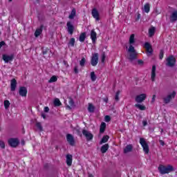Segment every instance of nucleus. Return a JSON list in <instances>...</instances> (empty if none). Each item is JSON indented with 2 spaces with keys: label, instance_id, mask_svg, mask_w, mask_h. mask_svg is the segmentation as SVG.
<instances>
[{
  "label": "nucleus",
  "instance_id": "obj_1",
  "mask_svg": "<svg viewBox=\"0 0 177 177\" xmlns=\"http://www.w3.org/2000/svg\"><path fill=\"white\" fill-rule=\"evenodd\" d=\"M158 169L161 175H165V174H169L170 172L174 171V167L171 165H168L167 166L160 165Z\"/></svg>",
  "mask_w": 177,
  "mask_h": 177
},
{
  "label": "nucleus",
  "instance_id": "obj_2",
  "mask_svg": "<svg viewBox=\"0 0 177 177\" xmlns=\"http://www.w3.org/2000/svg\"><path fill=\"white\" fill-rule=\"evenodd\" d=\"M127 52L129 53L127 58L129 62H133V60L138 59V53H136V50H135V47H133V46L130 45Z\"/></svg>",
  "mask_w": 177,
  "mask_h": 177
},
{
  "label": "nucleus",
  "instance_id": "obj_3",
  "mask_svg": "<svg viewBox=\"0 0 177 177\" xmlns=\"http://www.w3.org/2000/svg\"><path fill=\"white\" fill-rule=\"evenodd\" d=\"M167 63L166 66L168 67H174L175 64H176V58L174 57V55H169L167 59H166Z\"/></svg>",
  "mask_w": 177,
  "mask_h": 177
},
{
  "label": "nucleus",
  "instance_id": "obj_4",
  "mask_svg": "<svg viewBox=\"0 0 177 177\" xmlns=\"http://www.w3.org/2000/svg\"><path fill=\"white\" fill-rule=\"evenodd\" d=\"M140 144L143 148V151L145 153V154H149V151H150V149L149 148V145L146 142V140L145 138H141L140 139Z\"/></svg>",
  "mask_w": 177,
  "mask_h": 177
},
{
  "label": "nucleus",
  "instance_id": "obj_5",
  "mask_svg": "<svg viewBox=\"0 0 177 177\" xmlns=\"http://www.w3.org/2000/svg\"><path fill=\"white\" fill-rule=\"evenodd\" d=\"M91 66L93 67H96L97 66V63H99V54L95 53L93 54V56L91 57Z\"/></svg>",
  "mask_w": 177,
  "mask_h": 177
},
{
  "label": "nucleus",
  "instance_id": "obj_6",
  "mask_svg": "<svg viewBox=\"0 0 177 177\" xmlns=\"http://www.w3.org/2000/svg\"><path fill=\"white\" fill-rule=\"evenodd\" d=\"M175 96H176V92L173 91L171 93L167 95V97L163 98L164 103H165V104H168L172 99H175Z\"/></svg>",
  "mask_w": 177,
  "mask_h": 177
},
{
  "label": "nucleus",
  "instance_id": "obj_7",
  "mask_svg": "<svg viewBox=\"0 0 177 177\" xmlns=\"http://www.w3.org/2000/svg\"><path fill=\"white\" fill-rule=\"evenodd\" d=\"M19 143H20V141H19V139L17 138H10L8 140V145L11 147H16L17 146H19Z\"/></svg>",
  "mask_w": 177,
  "mask_h": 177
},
{
  "label": "nucleus",
  "instance_id": "obj_8",
  "mask_svg": "<svg viewBox=\"0 0 177 177\" xmlns=\"http://www.w3.org/2000/svg\"><path fill=\"white\" fill-rule=\"evenodd\" d=\"M147 97V95L145 93H142L141 95H138L136 97V102L137 103H142L146 100V98Z\"/></svg>",
  "mask_w": 177,
  "mask_h": 177
},
{
  "label": "nucleus",
  "instance_id": "obj_9",
  "mask_svg": "<svg viewBox=\"0 0 177 177\" xmlns=\"http://www.w3.org/2000/svg\"><path fill=\"white\" fill-rule=\"evenodd\" d=\"M82 133H83L84 136H85V138L88 142H89V140H92L93 139V135L91 132L84 129L82 131Z\"/></svg>",
  "mask_w": 177,
  "mask_h": 177
},
{
  "label": "nucleus",
  "instance_id": "obj_10",
  "mask_svg": "<svg viewBox=\"0 0 177 177\" xmlns=\"http://www.w3.org/2000/svg\"><path fill=\"white\" fill-rule=\"evenodd\" d=\"M66 27H67V31L68 34H70L71 35H73V34L74 33L75 28H74V25H73L71 21H68L66 23Z\"/></svg>",
  "mask_w": 177,
  "mask_h": 177
},
{
  "label": "nucleus",
  "instance_id": "obj_11",
  "mask_svg": "<svg viewBox=\"0 0 177 177\" xmlns=\"http://www.w3.org/2000/svg\"><path fill=\"white\" fill-rule=\"evenodd\" d=\"M66 140H67L68 143H69V145L71 146H75V140L74 139V136H73V135L67 134L66 135Z\"/></svg>",
  "mask_w": 177,
  "mask_h": 177
},
{
  "label": "nucleus",
  "instance_id": "obj_12",
  "mask_svg": "<svg viewBox=\"0 0 177 177\" xmlns=\"http://www.w3.org/2000/svg\"><path fill=\"white\" fill-rule=\"evenodd\" d=\"M19 96H22V97H26V96H27V88L24 86L19 87Z\"/></svg>",
  "mask_w": 177,
  "mask_h": 177
},
{
  "label": "nucleus",
  "instance_id": "obj_13",
  "mask_svg": "<svg viewBox=\"0 0 177 177\" xmlns=\"http://www.w3.org/2000/svg\"><path fill=\"white\" fill-rule=\"evenodd\" d=\"M14 55H3V60L5 63H9V62H12L14 59Z\"/></svg>",
  "mask_w": 177,
  "mask_h": 177
},
{
  "label": "nucleus",
  "instance_id": "obj_14",
  "mask_svg": "<svg viewBox=\"0 0 177 177\" xmlns=\"http://www.w3.org/2000/svg\"><path fill=\"white\" fill-rule=\"evenodd\" d=\"M91 15H92L93 17H94V19H95V20H97V21L100 20L99 12L97 11V10H96V8H93L92 10Z\"/></svg>",
  "mask_w": 177,
  "mask_h": 177
},
{
  "label": "nucleus",
  "instance_id": "obj_15",
  "mask_svg": "<svg viewBox=\"0 0 177 177\" xmlns=\"http://www.w3.org/2000/svg\"><path fill=\"white\" fill-rule=\"evenodd\" d=\"M169 20L171 23H176V21H177V10H175L173 12H171L169 17Z\"/></svg>",
  "mask_w": 177,
  "mask_h": 177
},
{
  "label": "nucleus",
  "instance_id": "obj_16",
  "mask_svg": "<svg viewBox=\"0 0 177 177\" xmlns=\"http://www.w3.org/2000/svg\"><path fill=\"white\" fill-rule=\"evenodd\" d=\"M97 34L95 31V29H93L91 32V38L93 44H95V42H96V40L97 39Z\"/></svg>",
  "mask_w": 177,
  "mask_h": 177
},
{
  "label": "nucleus",
  "instance_id": "obj_17",
  "mask_svg": "<svg viewBox=\"0 0 177 177\" xmlns=\"http://www.w3.org/2000/svg\"><path fill=\"white\" fill-rule=\"evenodd\" d=\"M66 165H68V167H71V165H73V155H66Z\"/></svg>",
  "mask_w": 177,
  "mask_h": 177
},
{
  "label": "nucleus",
  "instance_id": "obj_18",
  "mask_svg": "<svg viewBox=\"0 0 177 177\" xmlns=\"http://www.w3.org/2000/svg\"><path fill=\"white\" fill-rule=\"evenodd\" d=\"M16 86H17V81H16V79H12L11 80V84H10V88L12 92H15L16 91Z\"/></svg>",
  "mask_w": 177,
  "mask_h": 177
},
{
  "label": "nucleus",
  "instance_id": "obj_19",
  "mask_svg": "<svg viewBox=\"0 0 177 177\" xmlns=\"http://www.w3.org/2000/svg\"><path fill=\"white\" fill-rule=\"evenodd\" d=\"M145 48L147 52H148V53H153V48L151 47V45L149 44V42L145 43Z\"/></svg>",
  "mask_w": 177,
  "mask_h": 177
},
{
  "label": "nucleus",
  "instance_id": "obj_20",
  "mask_svg": "<svg viewBox=\"0 0 177 177\" xmlns=\"http://www.w3.org/2000/svg\"><path fill=\"white\" fill-rule=\"evenodd\" d=\"M151 80L153 82L156 81V65L152 66Z\"/></svg>",
  "mask_w": 177,
  "mask_h": 177
},
{
  "label": "nucleus",
  "instance_id": "obj_21",
  "mask_svg": "<svg viewBox=\"0 0 177 177\" xmlns=\"http://www.w3.org/2000/svg\"><path fill=\"white\" fill-rule=\"evenodd\" d=\"M133 149V147L132 146V145H128L125 147L123 151L124 154H127V153H131Z\"/></svg>",
  "mask_w": 177,
  "mask_h": 177
},
{
  "label": "nucleus",
  "instance_id": "obj_22",
  "mask_svg": "<svg viewBox=\"0 0 177 177\" xmlns=\"http://www.w3.org/2000/svg\"><path fill=\"white\" fill-rule=\"evenodd\" d=\"M43 28H44V25H41L39 28H37L35 32V37H38L40 34H42Z\"/></svg>",
  "mask_w": 177,
  "mask_h": 177
},
{
  "label": "nucleus",
  "instance_id": "obj_23",
  "mask_svg": "<svg viewBox=\"0 0 177 177\" xmlns=\"http://www.w3.org/2000/svg\"><path fill=\"white\" fill-rule=\"evenodd\" d=\"M86 38V32H82L80 35L79 41L80 42H84Z\"/></svg>",
  "mask_w": 177,
  "mask_h": 177
},
{
  "label": "nucleus",
  "instance_id": "obj_24",
  "mask_svg": "<svg viewBox=\"0 0 177 177\" xmlns=\"http://www.w3.org/2000/svg\"><path fill=\"white\" fill-rule=\"evenodd\" d=\"M107 150H109V144H105L102 146L101 152L102 153V154H104V153H106Z\"/></svg>",
  "mask_w": 177,
  "mask_h": 177
},
{
  "label": "nucleus",
  "instance_id": "obj_25",
  "mask_svg": "<svg viewBox=\"0 0 177 177\" xmlns=\"http://www.w3.org/2000/svg\"><path fill=\"white\" fill-rule=\"evenodd\" d=\"M76 13H77V10H75V8L72 9L71 12L68 18L71 20H73V19H74V17H75Z\"/></svg>",
  "mask_w": 177,
  "mask_h": 177
},
{
  "label": "nucleus",
  "instance_id": "obj_26",
  "mask_svg": "<svg viewBox=\"0 0 177 177\" xmlns=\"http://www.w3.org/2000/svg\"><path fill=\"white\" fill-rule=\"evenodd\" d=\"M110 137L109 136H104L102 137L101 141L100 142V145H103V143H106L109 141Z\"/></svg>",
  "mask_w": 177,
  "mask_h": 177
},
{
  "label": "nucleus",
  "instance_id": "obj_27",
  "mask_svg": "<svg viewBox=\"0 0 177 177\" xmlns=\"http://www.w3.org/2000/svg\"><path fill=\"white\" fill-rule=\"evenodd\" d=\"M135 107L139 109V110H141V111H145V110H146V106L140 104H136Z\"/></svg>",
  "mask_w": 177,
  "mask_h": 177
},
{
  "label": "nucleus",
  "instance_id": "obj_28",
  "mask_svg": "<svg viewBox=\"0 0 177 177\" xmlns=\"http://www.w3.org/2000/svg\"><path fill=\"white\" fill-rule=\"evenodd\" d=\"M144 10H145V13H149V12H150V3H147L144 6Z\"/></svg>",
  "mask_w": 177,
  "mask_h": 177
},
{
  "label": "nucleus",
  "instance_id": "obj_29",
  "mask_svg": "<svg viewBox=\"0 0 177 177\" xmlns=\"http://www.w3.org/2000/svg\"><path fill=\"white\" fill-rule=\"evenodd\" d=\"M106 129V123L102 122L100 125V133H103Z\"/></svg>",
  "mask_w": 177,
  "mask_h": 177
},
{
  "label": "nucleus",
  "instance_id": "obj_30",
  "mask_svg": "<svg viewBox=\"0 0 177 177\" xmlns=\"http://www.w3.org/2000/svg\"><path fill=\"white\" fill-rule=\"evenodd\" d=\"M156 32V28L152 27L149 30V37H153L154 33Z\"/></svg>",
  "mask_w": 177,
  "mask_h": 177
},
{
  "label": "nucleus",
  "instance_id": "obj_31",
  "mask_svg": "<svg viewBox=\"0 0 177 177\" xmlns=\"http://www.w3.org/2000/svg\"><path fill=\"white\" fill-rule=\"evenodd\" d=\"M129 44L130 45H132L133 44H135V34H131L129 37Z\"/></svg>",
  "mask_w": 177,
  "mask_h": 177
},
{
  "label": "nucleus",
  "instance_id": "obj_32",
  "mask_svg": "<svg viewBox=\"0 0 177 177\" xmlns=\"http://www.w3.org/2000/svg\"><path fill=\"white\" fill-rule=\"evenodd\" d=\"M88 110L89 113H93L95 111V106H93V104L89 103Z\"/></svg>",
  "mask_w": 177,
  "mask_h": 177
},
{
  "label": "nucleus",
  "instance_id": "obj_33",
  "mask_svg": "<svg viewBox=\"0 0 177 177\" xmlns=\"http://www.w3.org/2000/svg\"><path fill=\"white\" fill-rule=\"evenodd\" d=\"M54 105L56 106H62V102H60V100H59V98H56L54 100Z\"/></svg>",
  "mask_w": 177,
  "mask_h": 177
},
{
  "label": "nucleus",
  "instance_id": "obj_34",
  "mask_svg": "<svg viewBox=\"0 0 177 177\" xmlns=\"http://www.w3.org/2000/svg\"><path fill=\"white\" fill-rule=\"evenodd\" d=\"M57 81V77L56 75H53V77H50V79L48 80V82L52 83V82H56Z\"/></svg>",
  "mask_w": 177,
  "mask_h": 177
},
{
  "label": "nucleus",
  "instance_id": "obj_35",
  "mask_svg": "<svg viewBox=\"0 0 177 177\" xmlns=\"http://www.w3.org/2000/svg\"><path fill=\"white\" fill-rule=\"evenodd\" d=\"M75 44V39L74 37H73L70 39L68 46H74Z\"/></svg>",
  "mask_w": 177,
  "mask_h": 177
},
{
  "label": "nucleus",
  "instance_id": "obj_36",
  "mask_svg": "<svg viewBox=\"0 0 177 177\" xmlns=\"http://www.w3.org/2000/svg\"><path fill=\"white\" fill-rule=\"evenodd\" d=\"M91 78L93 82H95V81H96V75L95 74V72L91 73Z\"/></svg>",
  "mask_w": 177,
  "mask_h": 177
},
{
  "label": "nucleus",
  "instance_id": "obj_37",
  "mask_svg": "<svg viewBox=\"0 0 177 177\" xmlns=\"http://www.w3.org/2000/svg\"><path fill=\"white\" fill-rule=\"evenodd\" d=\"M36 127L39 129V131H44V128L42 127V124H41V122H37Z\"/></svg>",
  "mask_w": 177,
  "mask_h": 177
},
{
  "label": "nucleus",
  "instance_id": "obj_38",
  "mask_svg": "<svg viewBox=\"0 0 177 177\" xmlns=\"http://www.w3.org/2000/svg\"><path fill=\"white\" fill-rule=\"evenodd\" d=\"M10 106V102H9V100H5L4 101V107L6 110H8V109H9V106Z\"/></svg>",
  "mask_w": 177,
  "mask_h": 177
},
{
  "label": "nucleus",
  "instance_id": "obj_39",
  "mask_svg": "<svg viewBox=\"0 0 177 177\" xmlns=\"http://www.w3.org/2000/svg\"><path fill=\"white\" fill-rule=\"evenodd\" d=\"M86 62V59H85V58L83 57L80 62V65L81 66V67H84V66H85Z\"/></svg>",
  "mask_w": 177,
  "mask_h": 177
},
{
  "label": "nucleus",
  "instance_id": "obj_40",
  "mask_svg": "<svg viewBox=\"0 0 177 177\" xmlns=\"http://www.w3.org/2000/svg\"><path fill=\"white\" fill-rule=\"evenodd\" d=\"M115 100H116V102H118L120 100V91H118L116 92V94L115 95Z\"/></svg>",
  "mask_w": 177,
  "mask_h": 177
},
{
  "label": "nucleus",
  "instance_id": "obj_41",
  "mask_svg": "<svg viewBox=\"0 0 177 177\" xmlns=\"http://www.w3.org/2000/svg\"><path fill=\"white\" fill-rule=\"evenodd\" d=\"M68 103H69V105L71 106V107H73L75 103H74V100H73V98H71V97L68 98Z\"/></svg>",
  "mask_w": 177,
  "mask_h": 177
},
{
  "label": "nucleus",
  "instance_id": "obj_42",
  "mask_svg": "<svg viewBox=\"0 0 177 177\" xmlns=\"http://www.w3.org/2000/svg\"><path fill=\"white\" fill-rule=\"evenodd\" d=\"M163 57H164V50H160L159 53V59L160 60H162Z\"/></svg>",
  "mask_w": 177,
  "mask_h": 177
},
{
  "label": "nucleus",
  "instance_id": "obj_43",
  "mask_svg": "<svg viewBox=\"0 0 177 177\" xmlns=\"http://www.w3.org/2000/svg\"><path fill=\"white\" fill-rule=\"evenodd\" d=\"M105 60H106V53H102V59H101L102 63H104V62Z\"/></svg>",
  "mask_w": 177,
  "mask_h": 177
},
{
  "label": "nucleus",
  "instance_id": "obj_44",
  "mask_svg": "<svg viewBox=\"0 0 177 177\" xmlns=\"http://www.w3.org/2000/svg\"><path fill=\"white\" fill-rule=\"evenodd\" d=\"M104 120L106 122H110V121H111V118H110L109 115H106Z\"/></svg>",
  "mask_w": 177,
  "mask_h": 177
},
{
  "label": "nucleus",
  "instance_id": "obj_45",
  "mask_svg": "<svg viewBox=\"0 0 177 177\" xmlns=\"http://www.w3.org/2000/svg\"><path fill=\"white\" fill-rule=\"evenodd\" d=\"M0 147L5 149V142H3V141H0Z\"/></svg>",
  "mask_w": 177,
  "mask_h": 177
},
{
  "label": "nucleus",
  "instance_id": "obj_46",
  "mask_svg": "<svg viewBox=\"0 0 177 177\" xmlns=\"http://www.w3.org/2000/svg\"><path fill=\"white\" fill-rule=\"evenodd\" d=\"M138 64H140V66H143L144 62L142 59H138Z\"/></svg>",
  "mask_w": 177,
  "mask_h": 177
},
{
  "label": "nucleus",
  "instance_id": "obj_47",
  "mask_svg": "<svg viewBox=\"0 0 177 177\" xmlns=\"http://www.w3.org/2000/svg\"><path fill=\"white\" fill-rule=\"evenodd\" d=\"M74 72H75V74H78V66H75Z\"/></svg>",
  "mask_w": 177,
  "mask_h": 177
},
{
  "label": "nucleus",
  "instance_id": "obj_48",
  "mask_svg": "<svg viewBox=\"0 0 177 177\" xmlns=\"http://www.w3.org/2000/svg\"><path fill=\"white\" fill-rule=\"evenodd\" d=\"M159 142L161 145V146H165V142L162 140H159Z\"/></svg>",
  "mask_w": 177,
  "mask_h": 177
},
{
  "label": "nucleus",
  "instance_id": "obj_49",
  "mask_svg": "<svg viewBox=\"0 0 177 177\" xmlns=\"http://www.w3.org/2000/svg\"><path fill=\"white\" fill-rule=\"evenodd\" d=\"M44 112L45 113H48L49 112V107H48V106L44 107Z\"/></svg>",
  "mask_w": 177,
  "mask_h": 177
},
{
  "label": "nucleus",
  "instance_id": "obj_50",
  "mask_svg": "<svg viewBox=\"0 0 177 177\" xmlns=\"http://www.w3.org/2000/svg\"><path fill=\"white\" fill-rule=\"evenodd\" d=\"M3 46H5V41H0V49L2 48Z\"/></svg>",
  "mask_w": 177,
  "mask_h": 177
},
{
  "label": "nucleus",
  "instance_id": "obj_51",
  "mask_svg": "<svg viewBox=\"0 0 177 177\" xmlns=\"http://www.w3.org/2000/svg\"><path fill=\"white\" fill-rule=\"evenodd\" d=\"M142 125H143V127H146V125H147V120H143Z\"/></svg>",
  "mask_w": 177,
  "mask_h": 177
},
{
  "label": "nucleus",
  "instance_id": "obj_52",
  "mask_svg": "<svg viewBox=\"0 0 177 177\" xmlns=\"http://www.w3.org/2000/svg\"><path fill=\"white\" fill-rule=\"evenodd\" d=\"M48 50H49V49H44V50H43V55H46V53H48Z\"/></svg>",
  "mask_w": 177,
  "mask_h": 177
},
{
  "label": "nucleus",
  "instance_id": "obj_53",
  "mask_svg": "<svg viewBox=\"0 0 177 177\" xmlns=\"http://www.w3.org/2000/svg\"><path fill=\"white\" fill-rule=\"evenodd\" d=\"M152 102H156V95H153L152 97Z\"/></svg>",
  "mask_w": 177,
  "mask_h": 177
},
{
  "label": "nucleus",
  "instance_id": "obj_54",
  "mask_svg": "<svg viewBox=\"0 0 177 177\" xmlns=\"http://www.w3.org/2000/svg\"><path fill=\"white\" fill-rule=\"evenodd\" d=\"M104 102H105V103H107V102H109V98H104Z\"/></svg>",
  "mask_w": 177,
  "mask_h": 177
},
{
  "label": "nucleus",
  "instance_id": "obj_55",
  "mask_svg": "<svg viewBox=\"0 0 177 177\" xmlns=\"http://www.w3.org/2000/svg\"><path fill=\"white\" fill-rule=\"evenodd\" d=\"M41 117L45 119L46 118V115H45V113H41Z\"/></svg>",
  "mask_w": 177,
  "mask_h": 177
},
{
  "label": "nucleus",
  "instance_id": "obj_56",
  "mask_svg": "<svg viewBox=\"0 0 177 177\" xmlns=\"http://www.w3.org/2000/svg\"><path fill=\"white\" fill-rule=\"evenodd\" d=\"M64 64L65 66H66V67H68V64H67V62L66 61H64Z\"/></svg>",
  "mask_w": 177,
  "mask_h": 177
},
{
  "label": "nucleus",
  "instance_id": "obj_57",
  "mask_svg": "<svg viewBox=\"0 0 177 177\" xmlns=\"http://www.w3.org/2000/svg\"><path fill=\"white\" fill-rule=\"evenodd\" d=\"M12 0H9V2H12Z\"/></svg>",
  "mask_w": 177,
  "mask_h": 177
},
{
  "label": "nucleus",
  "instance_id": "obj_58",
  "mask_svg": "<svg viewBox=\"0 0 177 177\" xmlns=\"http://www.w3.org/2000/svg\"><path fill=\"white\" fill-rule=\"evenodd\" d=\"M68 107L69 109H71V107H70V106H68Z\"/></svg>",
  "mask_w": 177,
  "mask_h": 177
},
{
  "label": "nucleus",
  "instance_id": "obj_59",
  "mask_svg": "<svg viewBox=\"0 0 177 177\" xmlns=\"http://www.w3.org/2000/svg\"><path fill=\"white\" fill-rule=\"evenodd\" d=\"M21 143H22V145H24V142H22Z\"/></svg>",
  "mask_w": 177,
  "mask_h": 177
},
{
  "label": "nucleus",
  "instance_id": "obj_60",
  "mask_svg": "<svg viewBox=\"0 0 177 177\" xmlns=\"http://www.w3.org/2000/svg\"><path fill=\"white\" fill-rule=\"evenodd\" d=\"M163 131H164V130H163V129H162L161 132H163Z\"/></svg>",
  "mask_w": 177,
  "mask_h": 177
},
{
  "label": "nucleus",
  "instance_id": "obj_61",
  "mask_svg": "<svg viewBox=\"0 0 177 177\" xmlns=\"http://www.w3.org/2000/svg\"><path fill=\"white\" fill-rule=\"evenodd\" d=\"M77 132H80V131L79 130H77Z\"/></svg>",
  "mask_w": 177,
  "mask_h": 177
},
{
  "label": "nucleus",
  "instance_id": "obj_62",
  "mask_svg": "<svg viewBox=\"0 0 177 177\" xmlns=\"http://www.w3.org/2000/svg\"><path fill=\"white\" fill-rule=\"evenodd\" d=\"M1 31H0V35H1Z\"/></svg>",
  "mask_w": 177,
  "mask_h": 177
},
{
  "label": "nucleus",
  "instance_id": "obj_63",
  "mask_svg": "<svg viewBox=\"0 0 177 177\" xmlns=\"http://www.w3.org/2000/svg\"><path fill=\"white\" fill-rule=\"evenodd\" d=\"M0 131H1V127H0Z\"/></svg>",
  "mask_w": 177,
  "mask_h": 177
}]
</instances>
